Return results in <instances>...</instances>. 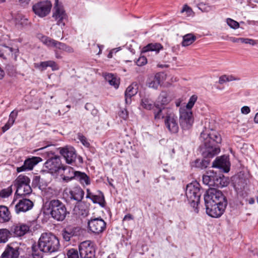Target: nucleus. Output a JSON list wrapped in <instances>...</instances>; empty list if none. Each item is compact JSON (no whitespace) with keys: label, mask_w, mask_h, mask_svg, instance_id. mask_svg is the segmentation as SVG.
Segmentation results:
<instances>
[{"label":"nucleus","mask_w":258,"mask_h":258,"mask_svg":"<svg viewBox=\"0 0 258 258\" xmlns=\"http://www.w3.org/2000/svg\"><path fill=\"white\" fill-rule=\"evenodd\" d=\"M80 229L79 227L73 226H67L62 232V235L66 241L70 240L73 236H77L80 233Z\"/></svg>","instance_id":"nucleus-23"},{"label":"nucleus","mask_w":258,"mask_h":258,"mask_svg":"<svg viewBox=\"0 0 258 258\" xmlns=\"http://www.w3.org/2000/svg\"><path fill=\"white\" fill-rule=\"evenodd\" d=\"M104 78L109 84L114 86L115 88H117L119 84V79L115 76L113 74L111 73L105 74L104 75Z\"/></svg>","instance_id":"nucleus-31"},{"label":"nucleus","mask_w":258,"mask_h":258,"mask_svg":"<svg viewBox=\"0 0 258 258\" xmlns=\"http://www.w3.org/2000/svg\"><path fill=\"white\" fill-rule=\"evenodd\" d=\"M17 116H18V111L14 110L11 112V113L9 115V117L12 119H13L15 120Z\"/></svg>","instance_id":"nucleus-55"},{"label":"nucleus","mask_w":258,"mask_h":258,"mask_svg":"<svg viewBox=\"0 0 258 258\" xmlns=\"http://www.w3.org/2000/svg\"><path fill=\"white\" fill-rule=\"evenodd\" d=\"M46 211L51 217L58 221H63L67 215V211L64 204L58 200H52L46 203Z\"/></svg>","instance_id":"nucleus-5"},{"label":"nucleus","mask_w":258,"mask_h":258,"mask_svg":"<svg viewBox=\"0 0 258 258\" xmlns=\"http://www.w3.org/2000/svg\"><path fill=\"white\" fill-rule=\"evenodd\" d=\"M229 164V161L226 156H221L217 158L213 163L212 166L213 167H217L219 168H224Z\"/></svg>","instance_id":"nucleus-29"},{"label":"nucleus","mask_w":258,"mask_h":258,"mask_svg":"<svg viewBox=\"0 0 258 258\" xmlns=\"http://www.w3.org/2000/svg\"><path fill=\"white\" fill-rule=\"evenodd\" d=\"M221 177L218 176L217 173L213 170L207 171L206 174L203 176V183L211 187L212 186H223V185L221 184Z\"/></svg>","instance_id":"nucleus-16"},{"label":"nucleus","mask_w":258,"mask_h":258,"mask_svg":"<svg viewBox=\"0 0 258 258\" xmlns=\"http://www.w3.org/2000/svg\"><path fill=\"white\" fill-rule=\"evenodd\" d=\"M119 115L123 119L126 120L128 117V112L126 109L121 110L119 112Z\"/></svg>","instance_id":"nucleus-50"},{"label":"nucleus","mask_w":258,"mask_h":258,"mask_svg":"<svg viewBox=\"0 0 258 258\" xmlns=\"http://www.w3.org/2000/svg\"><path fill=\"white\" fill-rule=\"evenodd\" d=\"M77 171L71 167L62 166L61 168V172L59 173L60 174L63 181L68 182L74 179Z\"/></svg>","instance_id":"nucleus-20"},{"label":"nucleus","mask_w":258,"mask_h":258,"mask_svg":"<svg viewBox=\"0 0 258 258\" xmlns=\"http://www.w3.org/2000/svg\"><path fill=\"white\" fill-rule=\"evenodd\" d=\"M12 216L8 208L4 206H0V223L9 222Z\"/></svg>","instance_id":"nucleus-26"},{"label":"nucleus","mask_w":258,"mask_h":258,"mask_svg":"<svg viewBox=\"0 0 258 258\" xmlns=\"http://www.w3.org/2000/svg\"><path fill=\"white\" fill-rule=\"evenodd\" d=\"M239 78H236L233 76H227V75H223L220 77L219 83L221 84H222L227 82H230L235 80H239Z\"/></svg>","instance_id":"nucleus-37"},{"label":"nucleus","mask_w":258,"mask_h":258,"mask_svg":"<svg viewBox=\"0 0 258 258\" xmlns=\"http://www.w3.org/2000/svg\"><path fill=\"white\" fill-rule=\"evenodd\" d=\"M15 121V120L14 119H12V118L9 117L8 122H9V124L13 125L14 124Z\"/></svg>","instance_id":"nucleus-64"},{"label":"nucleus","mask_w":258,"mask_h":258,"mask_svg":"<svg viewBox=\"0 0 258 258\" xmlns=\"http://www.w3.org/2000/svg\"><path fill=\"white\" fill-rule=\"evenodd\" d=\"M20 247L13 246L11 244L6 247L1 258H18L20 254Z\"/></svg>","instance_id":"nucleus-21"},{"label":"nucleus","mask_w":258,"mask_h":258,"mask_svg":"<svg viewBox=\"0 0 258 258\" xmlns=\"http://www.w3.org/2000/svg\"><path fill=\"white\" fill-rule=\"evenodd\" d=\"M94 194H92L91 192L90 193H87L86 198L90 199L91 200L92 199V197L94 196Z\"/></svg>","instance_id":"nucleus-61"},{"label":"nucleus","mask_w":258,"mask_h":258,"mask_svg":"<svg viewBox=\"0 0 258 258\" xmlns=\"http://www.w3.org/2000/svg\"><path fill=\"white\" fill-rule=\"evenodd\" d=\"M242 38H235L231 37L228 38V40L234 43H238L240 42H241Z\"/></svg>","instance_id":"nucleus-54"},{"label":"nucleus","mask_w":258,"mask_h":258,"mask_svg":"<svg viewBox=\"0 0 258 258\" xmlns=\"http://www.w3.org/2000/svg\"><path fill=\"white\" fill-rule=\"evenodd\" d=\"M62 165L59 157L55 156L51 157L44 164V167L52 174L61 172Z\"/></svg>","instance_id":"nucleus-15"},{"label":"nucleus","mask_w":258,"mask_h":258,"mask_svg":"<svg viewBox=\"0 0 258 258\" xmlns=\"http://www.w3.org/2000/svg\"><path fill=\"white\" fill-rule=\"evenodd\" d=\"M142 106L145 109L151 110L153 108L152 102L148 99H143L142 101Z\"/></svg>","instance_id":"nucleus-40"},{"label":"nucleus","mask_w":258,"mask_h":258,"mask_svg":"<svg viewBox=\"0 0 258 258\" xmlns=\"http://www.w3.org/2000/svg\"><path fill=\"white\" fill-rule=\"evenodd\" d=\"M154 116L155 119H164L165 126L170 133L175 134L178 132L177 117L171 109L163 107L155 112Z\"/></svg>","instance_id":"nucleus-2"},{"label":"nucleus","mask_w":258,"mask_h":258,"mask_svg":"<svg viewBox=\"0 0 258 258\" xmlns=\"http://www.w3.org/2000/svg\"><path fill=\"white\" fill-rule=\"evenodd\" d=\"M10 229L13 237H20L29 232L30 226L24 223H15L11 226Z\"/></svg>","instance_id":"nucleus-17"},{"label":"nucleus","mask_w":258,"mask_h":258,"mask_svg":"<svg viewBox=\"0 0 258 258\" xmlns=\"http://www.w3.org/2000/svg\"><path fill=\"white\" fill-rule=\"evenodd\" d=\"M196 40V37L191 33L185 35L183 37L182 45L183 46H187L191 44Z\"/></svg>","instance_id":"nucleus-35"},{"label":"nucleus","mask_w":258,"mask_h":258,"mask_svg":"<svg viewBox=\"0 0 258 258\" xmlns=\"http://www.w3.org/2000/svg\"><path fill=\"white\" fill-rule=\"evenodd\" d=\"M17 49H14L15 53L17 52ZM14 51L12 47L6 46L5 45L0 46V57L5 58L6 55H9Z\"/></svg>","instance_id":"nucleus-36"},{"label":"nucleus","mask_w":258,"mask_h":258,"mask_svg":"<svg viewBox=\"0 0 258 258\" xmlns=\"http://www.w3.org/2000/svg\"><path fill=\"white\" fill-rule=\"evenodd\" d=\"M138 88L139 86L137 82H134L130 85V97L137 93Z\"/></svg>","instance_id":"nucleus-41"},{"label":"nucleus","mask_w":258,"mask_h":258,"mask_svg":"<svg viewBox=\"0 0 258 258\" xmlns=\"http://www.w3.org/2000/svg\"><path fill=\"white\" fill-rule=\"evenodd\" d=\"M185 195L193 207L197 205L200 202L201 195L200 184L197 181L188 184L186 187Z\"/></svg>","instance_id":"nucleus-7"},{"label":"nucleus","mask_w":258,"mask_h":258,"mask_svg":"<svg viewBox=\"0 0 258 258\" xmlns=\"http://www.w3.org/2000/svg\"><path fill=\"white\" fill-rule=\"evenodd\" d=\"M13 236L10 229H0V243H6Z\"/></svg>","instance_id":"nucleus-30"},{"label":"nucleus","mask_w":258,"mask_h":258,"mask_svg":"<svg viewBox=\"0 0 258 258\" xmlns=\"http://www.w3.org/2000/svg\"><path fill=\"white\" fill-rule=\"evenodd\" d=\"M13 125L9 124V122H7V123L2 127L3 132H5L8 130Z\"/></svg>","instance_id":"nucleus-57"},{"label":"nucleus","mask_w":258,"mask_h":258,"mask_svg":"<svg viewBox=\"0 0 258 258\" xmlns=\"http://www.w3.org/2000/svg\"><path fill=\"white\" fill-rule=\"evenodd\" d=\"M48 67H49L51 68L52 71H56L58 70V65L55 62L52 60H48Z\"/></svg>","instance_id":"nucleus-49"},{"label":"nucleus","mask_w":258,"mask_h":258,"mask_svg":"<svg viewBox=\"0 0 258 258\" xmlns=\"http://www.w3.org/2000/svg\"><path fill=\"white\" fill-rule=\"evenodd\" d=\"M38 245L40 251L52 253L57 251L60 245L56 236L51 233H43L39 238Z\"/></svg>","instance_id":"nucleus-4"},{"label":"nucleus","mask_w":258,"mask_h":258,"mask_svg":"<svg viewBox=\"0 0 258 258\" xmlns=\"http://www.w3.org/2000/svg\"><path fill=\"white\" fill-rule=\"evenodd\" d=\"M40 40L47 47L55 48V56L57 58H60V56L58 54V50L65 51L67 46L65 43L57 41L46 36H42L40 38Z\"/></svg>","instance_id":"nucleus-12"},{"label":"nucleus","mask_w":258,"mask_h":258,"mask_svg":"<svg viewBox=\"0 0 258 258\" xmlns=\"http://www.w3.org/2000/svg\"><path fill=\"white\" fill-rule=\"evenodd\" d=\"M88 229L95 234H99L106 228V223L101 217H91L88 221Z\"/></svg>","instance_id":"nucleus-11"},{"label":"nucleus","mask_w":258,"mask_h":258,"mask_svg":"<svg viewBox=\"0 0 258 258\" xmlns=\"http://www.w3.org/2000/svg\"><path fill=\"white\" fill-rule=\"evenodd\" d=\"M79 140L86 147H89L90 145L89 143L87 141L86 138L83 136H79Z\"/></svg>","instance_id":"nucleus-51"},{"label":"nucleus","mask_w":258,"mask_h":258,"mask_svg":"<svg viewBox=\"0 0 258 258\" xmlns=\"http://www.w3.org/2000/svg\"><path fill=\"white\" fill-rule=\"evenodd\" d=\"M163 74H157L148 83V86L150 88L157 89L160 84V79Z\"/></svg>","instance_id":"nucleus-34"},{"label":"nucleus","mask_w":258,"mask_h":258,"mask_svg":"<svg viewBox=\"0 0 258 258\" xmlns=\"http://www.w3.org/2000/svg\"><path fill=\"white\" fill-rule=\"evenodd\" d=\"M250 111V108L248 106H244L241 108V112L244 114H247Z\"/></svg>","instance_id":"nucleus-53"},{"label":"nucleus","mask_w":258,"mask_h":258,"mask_svg":"<svg viewBox=\"0 0 258 258\" xmlns=\"http://www.w3.org/2000/svg\"><path fill=\"white\" fill-rule=\"evenodd\" d=\"M81 258H94L95 250L93 243L89 240L81 242L79 246Z\"/></svg>","instance_id":"nucleus-14"},{"label":"nucleus","mask_w":258,"mask_h":258,"mask_svg":"<svg viewBox=\"0 0 258 258\" xmlns=\"http://www.w3.org/2000/svg\"><path fill=\"white\" fill-rule=\"evenodd\" d=\"M200 139L203 144L202 154L205 158L201 162V168H205L210 163L208 158H213L220 152L218 144L221 143L222 139L217 132L209 129H206L201 133Z\"/></svg>","instance_id":"nucleus-1"},{"label":"nucleus","mask_w":258,"mask_h":258,"mask_svg":"<svg viewBox=\"0 0 258 258\" xmlns=\"http://www.w3.org/2000/svg\"><path fill=\"white\" fill-rule=\"evenodd\" d=\"M226 22L233 29H237L239 27V24L237 22L230 18L227 19Z\"/></svg>","instance_id":"nucleus-43"},{"label":"nucleus","mask_w":258,"mask_h":258,"mask_svg":"<svg viewBox=\"0 0 258 258\" xmlns=\"http://www.w3.org/2000/svg\"><path fill=\"white\" fill-rule=\"evenodd\" d=\"M170 101L171 99L168 96L167 93L165 92H162L159 96L155 104V106L158 109L159 111L160 109H161L160 106L168 104Z\"/></svg>","instance_id":"nucleus-24"},{"label":"nucleus","mask_w":258,"mask_h":258,"mask_svg":"<svg viewBox=\"0 0 258 258\" xmlns=\"http://www.w3.org/2000/svg\"><path fill=\"white\" fill-rule=\"evenodd\" d=\"M70 196L71 199L80 202L84 197V191L80 186H75L70 191Z\"/></svg>","instance_id":"nucleus-25"},{"label":"nucleus","mask_w":258,"mask_h":258,"mask_svg":"<svg viewBox=\"0 0 258 258\" xmlns=\"http://www.w3.org/2000/svg\"><path fill=\"white\" fill-rule=\"evenodd\" d=\"M12 193V185L0 191V197L6 198L9 197Z\"/></svg>","instance_id":"nucleus-39"},{"label":"nucleus","mask_w":258,"mask_h":258,"mask_svg":"<svg viewBox=\"0 0 258 258\" xmlns=\"http://www.w3.org/2000/svg\"><path fill=\"white\" fill-rule=\"evenodd\" d=\"M227 203H205L206 212L211 217L218 218L223 214Z\"/></svg>","instance_id":"nucleus-13"},{"label":"nucleus","mask_w":258,"mask_h":258,"mask_svg":"<svg viewBox=\"0 0 258 258\" xmlns=\"http://www.w3.org/2000/svg\"><path fill=\"white\" fill-rule=\"evenodd\" d=\"M52 17L56 21L57 25L61 27L65 25L67 15L62 6L59 4L58 0H55Z\"/></svg>","instance_id":"nucleus-10"},{"label":"nucleus","mask_w":258,"mask_h":258,"mask_svg":"<svg viewBox=\"0 0 258 258\" xmlns=\"http://www.w3.org/2000/svg\"><path fill=\"white\" fill-rule=\"evenodd\" d=\"M128 220H129V215L127 214L124 216V217L122 220V225L125 229H127L126 227H127Z\"/></svg>","instance_id":"nucleus-52"},{"label":"nucleus","mask_w":258,"mask_h":258,"mask_svg":"<svg viewBox=\"0 0 258 258\" xmlns=\"http://www.w3.org/2000/svg\"><path fill=\"white\" fill-rule=\"evenodd\" d=\"M254 121L255 123H258V113H256L254 118Z\"/></svg>","instance_id":"nucleus-63"},{"label":"nucleus","mask_w":258,"mask_h":258,"mask_svg":"<svg viewBox=\"0 0 258 258\" xmlns=\"http://www.w3.org/2000/svg\"><path fill=\"white\" fill-rule=\"evenodd\" d=\"M120 47H118V48H114V49H112L110 52L107 55V57L108 58H111L112 57V54L114 52H117L118 50H120Z\"/></svg>","instance_id":"nucleus-56"},{"label":"nucleus","mask_w":258,"mask_h":258,"mask_svg":"<svg viewBox=\"0 0 258 258\" xmlns=\"http://www.w3.org/2000/svg\"><path fill=\"white\" fill-rule=\"evenodd\" d=\"M52 4L49 1H44L37 3L32 7L33 12L38 17L43 18L50 12Z\"/></svg>","instance_id":"nucleus-9"},{"label":"nucleus","mask_w":258,"mask_h":258,"mask_svg":"<svg viewBox=\"0 0 258 258\" xmlns=\"http://www.w3.org/2000/svg\"><path fill=\"white\" fill-rule=\"evenodd\" d=\"M74 179L79 181L83 186L90 184V177L85 173L81 171H77Z\"/></svg>","instance_id":"nucleus-27"},{"label":"nucleus","mask_w":258,"mask_h":258,"mask_svg":"<svg viewBox=\"0 0 258 258\" xmlns=\"http://www.w3.org/2000/svg\"><path fill=\"white\" fill-rule=\"evenodd\" d=\"M181 13L186 12L188 16H192L194 14V12L192 9L188 7L187 5H185L181 11Z\"/></svg>","instance_id":"nucleus-46"},{"label":"nucleus","mask_w":258,"mask_h":258,"mask_svg":"<svg viewBox=\"0 0 258 258\" xmlns=\"http://www.w3.org/2000/svg\"><path fill=\"white\" fill-rule=\"evenodd\" d=\"M198 8L202 12H209L213 10V7L207 4L201 3L198 5Z\"/></svg>","instance_id":"nucleus-38"},{"label":"nucleus","mask_w":258,"mask_h":258,"mask_svg":"<svg viewBox=\"0 0 258 258\" xmlns=\"http://www.w3.org/2000/svg\"><path fill=\"white\" fill-rule=\"evenodd\" d=\"M147 59L144 56L140 57L136 61V63L139 66H142L146 64Z\"/></svg>","instance_id":"nucleus-47"},{"label":"nucleus","mask_w":258,"mask_h":258,"mask_svg":"<svg viewBox=\"0 0 258 258\" xmlns=\"http://www.w3.org/2000/svg\"><path fill=\"white\" fill-rule=\"evenodd\" d=\"M41 161L42 159L39 157H33L28 158L24 161L23 165L17 167V171L18 172H21L26 170H31L34 166Z\"/></svg>","instance_id":"nucleus-18"},{"label":"nucleus","mask_w":258,"mask_h":258,"mask_svg":"<svg viewBox=\"0 0 258 258\" xmlns=\"http://www.w3.org/2000/svg\"><path fill=\"white\" fill-rule=\"evenodd\" d=\"M5 75L4 71L0 68V79H2Z\"/></svg>","instance_id":"nucleus-62"},{"label":"nucleus","mask_w":258,"mask_h":258,"mask_svg":"<svg viewBox=\"0 0 258 258\" xmlns=\"http://www.w3.org/2000/svg\"><path fill=\"white\" fill-rule=\"evenodd\" d=\"M33 202L27 199L23 198L19 200L18 203L15 206V211L19 214L20 212H27L32 208Z\"/></svg>","instance_id":"nucleus-19"},{"label":"nucleus","mask_w":258,"mask_h":258,"mask_svg":"<svg viewBox=\"0 0 258 258\" xmlns=\"http://www.w3.org/2000/svg\"><path fill=\"white\" fill-rule=\"evenodd\" d=\"M68 258H79L77 250L72 248L68 250L67 253Z\"/></svg>","instance_id":"nucleus-45"},{"label":"nucleus","mask_w":258,"mask_h":258,"mask_svg":"<svg viewBox=\"0 0 258 258\" xmlns=\"http://www.w3.org/2000/svg\"><path fill=\"white\" fill-rule=\"evenodd\" d=\"M30 178L24 175L20 174L15 180L14 185L17 188L15 193L16 198L26 196L31 194L32 189L30 185Z\"/></svg>","instance_id":"nucleus-6"},{"label":"nucleus","mask_w":258,"mask_h":258,"mask_svg":"<svg viewBox=\"0 0 258 258\" xmlns=\"http://www.w3.org/2000/svg\"><path fill=\"white\" fill-rule=\"evenodd\" d=\"M43 254L41 251L33 250L30 258H42Z\"/></svg>","instance_id":"nucleus-48"},{"label":"nucleus","mask_w":258,"mask_h":258,"mask_svg":"<svg viewBox=\"0 0 258 258\" xmlns=\"http://www.w3.org/2000/svg\"><path fill=\"white\" fill-rule=\"evenodd\" d=\"M163 49L162 45L159 43H151L144 47L142 52L145 53L148 51H155L156 54L159 53L160 50Z\"/></svg>","instance_id":"nucleus-28"},{"label":"nucleus","mask_w":258,"mask_h":258,"mask_svg":"<svg viewBox=\"0 0 258 258\" xmlns=\"http://www.w3.org/2000/svg\"><path fill=\"white\" fill-rule=\"evenodd\" d=\"M94 194H92L91 192L90 193H87L86 198L90 199L91 200L92 199V197L94 196Z\"/></svg>","instance_id":"nucleus-60"},{"label":"nucleus","mask_w":258,"mask_h":258,"mask_svg":"<svg viewBox=\"0 0 258 258\" xmlns=\"http://www.w3.org/2000/svg\"><path fill=\"white\" fill-rule=\"evenodd\" d=\"M34 67L35 68L39 69L41 71H43L46 69L48 67V61H42L40 63H34Z\"/></svg>","instance_id":"nucleus-42"},{"label":"nucleus","mask_w":258,"mask_h":258,"mask_svg":"<svg viewBox=\"0 0 258 258\" xmlns=\"http://www.w3.org/2000/svg\"><path fill=\"white\" fill-rule=\"evenodd\" d=\"M198 99L196 95H192L185 108H180L179 109L180 116L179 122L180 126L183 130L189 129L194 122V117L191 108Z\"/></svg>","instance_id":"nucleus-3"},{"label":"nucleus","mask_w":258,"mask_h":258,"mask_svg":"<svg viewBox=\"0 0 258 258\" xmlns=\"http://www.w3.org/2000/svg\"><path fill=\"white\" fill-rule=\"evenodd\" d=\"M30 1V0H19V2L24 6L27 5Z\"/></svg>","instance_id":"nucleus-59"},{"label":"nucleus","mask_w":258,"mask_h":258,"mask_svg":"<svg viewBox=\"0 0 258 258\" xmlns=\"http://www.w3.org/2000/svg\"><path fill=\"white\" fill-rule=\"evenodd\" d=\"M98 195H95L91 201L94 204H99L101 207L104 208L106 206V202L103 194L100 191H98Z\"/></svg>","instance_id":"nucleus-32"},{"label":"nucleus","mask_w":258,"mask_h":258,"mask_svg":"<svg viewBox=\"0 0 258 258\" xmlns=\"http://www.w3.org/2000/svg\"><path fill=\"white\" fill-rule=\"evenodd\" d=\"M15 24L18 27H23L29 24L28 19L24 15L18 14L15 18Z\"/></svg>","instance_id":"nucleus-33"},{"label":"nucleus","mask_w":258,"mask_h":258,"mask_svg":"<svg viewBox=\"0 0 258 258\" xmlns=\"http://www.w3.org/2000/svg\"><path fill=\"white\" fill-rule=\"evenodd\" d=\"M241 43L248 44L254 46L258 45V40H254L252 39L242 38L241 40Z\"/></svg>","instance_id":"nucleus-44"},{"label":"nucleus","mask_w":258,"mask_h":258,"mask_svg":"<svg viewBox=\"0 0 258 258\" xmlns=\"http://www.w3.org/2000/svg\"><path fill=\"white\" fill-rule=\"evenodd\" d=\"M205 203H227L222 192L216 188L210 187L204 197Z\"/></svg>","instance_id":"nucleus-8"},{"label":"nucleus","mask_w":258,"mask_h":258,"mask_svg":"<svg viewBox=\"0 0 258 258\" xmlns=\"http://www.w3.org/2000/svg\"><path fill=\"white\" fill-rule=\"evenodd\" d=\"M60 153L63 156L66 162L68 164H72L74 162L77 157L75 150L73 147L62 148L60 150Z\"/></svg>","instance_id":"nucleus-22"},{"label":"nucleus","mask_w":258,"mask_h":258,"mask_svg":"<svg viewBox=\"0 0 258 258\" xmlns=\"http://www.w3.org/2000/svg\"><path fill=\"white\" fill-rule=\"evenodd\" d=\"M65 51L68 53H72L74 52V49L72 47L67 45Z\"/></svg>","instance_id":"nucleus-58"}]
</instances>
